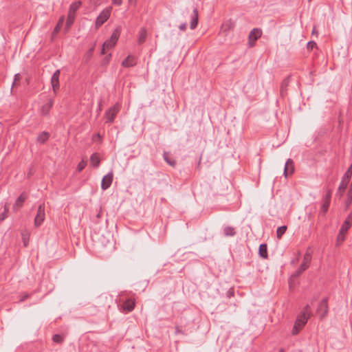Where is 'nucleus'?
Masks as SVG:
<instances>
[{
    "label": "nucleus",
    "instance_id": "obj_1",
    "mask_svg": "<svg viewBox=\"0 0 352 352\" xmlns=\"http://www.w3.org/2000/svg\"><path fill=\"white\" fill-rule=\"evenodd\" d=\"M352 224V211L348 215L345 221L343 222L340 229L339 233L336 239V245L339 246L344 240L345 234L348 232Z\"/></svg>",
    "mask_w": 352,
    "mask_h": 352
},
{
    "label": "nucleus",
    "instance_id": "obj_2",
    "mask_svg": "<svg viewBox=\"0 0 352 352\" xmlns=\"http://www.w3.org/2000/svg\"><path fill=\"white\" fill-rule=\"evenodd\" d=\"M120 32L121 30L120 28H117L113 30L110 38L107 40L102 45L101 51L102 54H104L107 51L113 48L116 46L120 36Z\"/></svg>",
    "mask_w": 352,
    "mask_h": 352
},
{
    "label": "nucleus",
    "instance_id": "obj_3",
    "mask_svg": "<svg viewBox=\"0 0 352 352\" xmlns=\"http://www.w3.org/2000/svg\"><path fill=\"white\" fill-rule=\"evenodd\" d=\"M309 305H307L305 309H307ZM307 310H305L302 314H300L294 323V327L292 329V334L296 335L298 332L303 328L305 324L307 323L308 320V316L306 313Z\"/></svg>",
    "mask_w": 352,
    "mask_h": 352
},
{
    "label": "nucleus",
    "instance_id": "obj_4",
    "mask_svg": "<svg viewBox=\"0 0 352 352\" xmlns=\"http://www.w3.org/2000/svg\"><path fill=\"white\" fill-rule=\"evenodd\" d=\"M311 261V253L307 251L304 255L302 263L299 266L298 269L292 274V277L299 276L304 271H305L309 266Z\"/></svg>",
    "mask_w": 352,
    "mask_h": 352
},
{
    "label": "nucleus",
    "instance_id": "obj_5",
    "mask_svg": "<svg viewBox=\"0 0 352 352\" xmlns=\"http://www.w3.org/2000/svg\"><path fill=\"white\" fill-rule=\"evenodd\" d=\"M112 8L109 6L104 8L98 15L96 20V28H99L105 21L108 20L111 15Z\"/></svg>",
    "mask_w": 352,
    "mask_h": 352
},
{
    "label": "nucleus",
    "instance_id": "obj_6",
    "mask_svg": "<svg viewBox=\"0 0 352 352\" xmlns=\"http://www.w3.org/2000/svg\"><path fill=\"white\" fill-rule=\"evenodd\" d=\"M45 219V207L41 205L38 208L36 216L34 219V225L36 227L40 226Z\"/></svg>",
    "mask_w": 352,
    "mask_h": 352
},
{
    "label": "nucleus",
    "instance_id": "obj_7",
    "mask_svg": "<svg viewBox=\"0 0 352 352\" xmlns=\"http://www.w3.org/2000/svg\"><path fill=\"white\" fill-rule=\"evenodd\" d=\"M262 32L258 28H254L249 34V45L250 47L254 46L255 41L261 36Z\"/></svg>",
    "mask_w": 352,
    "mask_h": 352
},
{
    "label": "nucleus",
    "instance_id": "obj_8",
    "mask_svg": "<svg viewBox=\"0 0 352 352\" xmlns=\"http://www.w3.org/2000/svg\"><path fill=\"white\" fill-rule=\"evenodd\" d=\"M317 312L321 318L324 317L327 314L328 303L327 298H324L320 301L317 309Z\"/></svg>",
    "mask_w": 352,
    "mask_h": 352
},
{
    "label": "nucleus",
    "instance_id": "obj_9",
    "mask_svg": "<svg viewBox=\"0 0 352 352\" xmlns=\"http://www.w3.org/2000/svg\"><path fill=\"white\" fill-rule=\"evenodd\" d=\"M59 76H60V70H56L51 79V85L54 93H56L58 89H59Z\"/></svg>",
    "mask_w": 352,
    "mask_h": 352
},
{
    "label": "nucleus",
    "instance_id": "obj_10",
    "mask_svg": "<svg viewBox=\"0 0 352 352\" xmlns=\"http://www.w3.org/2000/svg\"><path fill=\"white\" fill-rule=\"evenodd\" d=\"M113 181V173H110L108 175H105L102 180L101 184V187L103 190L107 189L111 184Z\"/></svg>",
    "mask_w": 352,
    "mask_h": 352
},
{
    "label": "nucleus",
    "instance_id": "obj_11",
    "mask_svg": "<svg viewBox=\"0 0 352 352\" xmlns=\"http://www.w3.org/2000/svg\"><path fill=\"white\" fill-rule=\"evenodd\" d=\"M135 305V301L133 300L129 299L124 302L122 308L123 311H126L128 312H130L133 310Z\"/></svg>",
    "mask_w": 352,
    "mask_h": 352
},
{
    "label": "nucleus",
    "instance_id": "obj_12",
    "mask_svg": "<svg viewBox=\"0 0 352 352\" xmlns=\"http://www.w3.org/2000/svg\"><path fill=\"white\" fill-rule=\"evenodd\" d=\"M119 109L117 106H114L111 108L109 111L107 113V119L109 122H112L118 113Z\"/></svg>",
    "mask_w": 352,
    "mask_h": 352
},
{
    "label": "nucleus",
    "instance_id": "obj_13",
    "mask_svg": "<svg viewBox=\"0 0 352 352\" xmlns=\"http://www.w3.org/2000/svg\"><path fill=\"white\" fill-rule=\"evenodd\" d=\"M26 199V196L25 194H21L16 200L15 204L13 206V208L16 210L21 208Z\"/></svg>",
    "mask_w": 352,
    "mask_h": 352
},
{
    "label": "nucleus",
    "instance_id": "obj_14",
    "mask_svg": "<svg viewBox=\"0 0 352 352\" xmlns=\"http://www.w3.org/2000/svg\"><path fill=\"white\" fill-rule=\"evenodd\" d=\"M223 233L225 236H234L236 232L235 228L232 226H225L223 229Z\"/></svg>",
    "mask_w": 352,
    "mask_h": 352
},
{
    "label": "nucleus",
    "instance_id": "obj_15",
    "mask_svg": "<svg viewBox=\"0 0 352 352\" xmlns=\"http://www.w3.org/2000/svg\"><path fill=\"white\" fill-rule=\"evenodd\" d=\"M258 254L263 258H267V247L265 243H263L259 245Z\"/></svg>",
    "mask_w": 352,
    "mask_h": 352
},
{
    "label": "nucleus",
    "instance_id": "obj_16",
    "mask_svg": "<svg viewBox=\"0 0 352 352\" xmlns=\"http://www.w3.org/2000/svg\"><path fill=\"white\" fill-rule=\"evenodd\" d=\"M75 16H76L75 14L68 12L67 21H66V27H65L66 32H67L69 30L70 27L74 23V20H75Z\"/></svg>",
    "mask_w": 352,
    "mask_h": 352
},
{
    "label": "nucleus",
    "instance_id": "obj_17",
    "mask_svg": "<svg viewBox=\"0 0 352 352\" xmlns=\"http://www.w3.org/2000/svg\"><path fill=\"white\" fill-rule=\"evenodd\" d=\"M91 164L94 167H98L100 162V158L97 153H94L90 158Z\"/></svg>",
    "mask_w": 352,
    "mask_h": 352
},
{
    "label": "nucleus",
    "instance_id": "obj_18",
    "mask_svg": "<svg viewBox=\"0 0 352 352\" xmlns=\"http://www.w3.org/2000/svg\"><path fill=\"white\" fill-rule=\"evenodd\" d=\"M80 5H81L80 1H76V2L72 3L71 6H69L68 12L76 15V12L80 7Z\"/></svg>",
    "mask_w": 352,
    "mask_h": 352
},
{
    "label": "nucleus",
    "instance_id": "obj_19",
    "mask_svg": "<svg viewBox=\"0 0 352 352\" xmlns=\"http://www.w3.org/2000/svg\"><path fill=\"white\" fill-rule=\"evenodd\" d=\"M135 59L133 56H129L126 58L122 62V65L124 67H131L135 65Z\"/></svg>",
    "mask_w": 352,
    "mask_h": 352
},
{
    "label": "nucleus",
    "instance_id": "obj_20",
    "mask_svg": "<svg viewBox=\"0 0 352 352\" xmlns=\"http://www.w3.org/2000/svg\"><path fill=\"white\" fill-rule=\"evenodd\" d=\"M147 32L145 28H141L139 32L138 42L139 43H143L146 38Z\"/></svg>",
    "mask_w": 352,
    "mask_h": 352
},
{
    "label": "nucleus",
    "instance_id": "obj_21",
    "mask_svg": "<svg viewBox=\"0 0 352 352\" xmlns=\"http://www.w3.org/2000/svg\"><path fill=\"white\" fill-rule=\"evenodd\" d=\"M52 104H53V102L52 100H50L48 102H47L46 104H45L42 107H41V113L44 115H46L48 113V112L50 111V109L52 108Z\"/></svg>",
    "mask_w": 352,
    "mask_h": 352
},
{
    "label": "nucleus",
    "instance_id": "obj_22",
    "mask_svg": "<svg viewBox=\"0 0 352 352\" xmlns=\"http://www.w3.org/2000/svg\"><path fill=\"white\" fill-rule=\"evenodd\" d=\"M48 138L49 133L47 132H43L38 136L37 140L38 142L43 144L48 140Z\"/></svg>",
    "mask_w": 352,
    "mask_h": 352
},
{
    "label": "nucleus",
    "instance_id": "obj_23",
    "mask_svg": "<svg viewBox=\"0 0 352 352\" xmlns=\"http://www.w3.org/2000/svg\"><path fill=\"white\" fill-rule=\"evenodd\" d=\"M329 205L330 202L329 201L323 200V203L320 208V213L324 215L329 209Z\"/></svg>",
    "mask_w": 352,
    "mask_h": 352
},
{
    "label": "nucleus",
    "instance_id": "obj_24",
    "mask_svg": "<svg viewBox=\"0 0 352 352\" xmlns=\"http://www.w3.org/2000/svg\"><path fill=\"white\" fill-rule=\"evenodd\" d=\"M286 230H287L286 226H282L278 227L276 230L277 238L280 239L283 236V235L285 234Z\"/></svg>",
    "mask_w": 352,
    "mask_h": 352
},
{
    "label": "nucleus",
    "instance_id": "obj_25",
    "mask_svg": "<svg viewBox=\"0 0 352 352\" xmlns=\"http://www.w3.org/2000/svg\"><path fill=\"white\" fill-rule=\"evenodd\" d=\"M197 20H198V14L196 10H195V16L192 18L191 23H190V28L192 30H194L197 25Z\"/></svg>",
    "mask_w": 352,
    "mask_h": 352
},
{
    "label": "nucleus",
    "instance_id": "obj_26",
    "mask_svg": "<svg viewBox=\"0 0 352 352\" xmlns=\"http://www.w3.org/2000/svg\"><path fill=\"white\" fill-rule=\"evenodd\" d=\"M289 163L291 164L292 163V159H288L286 162H285V168H284V172H283V175L284 176L287 178L288 177V175H291L289 172V170H288V166L289 164Z\"/></svg>",
    "mask_w": 352,
    "mask_h": 352
},
{
    "label": "nucleus",
    "instance_id": "obj_27",
    "mask_svg": "<svg viewBox=\"0 0 352 352\" xmlns=\"http://www.w3.org/2000/svg\"><path fill=\"white\" fill-rule=\"evenodd\" d=\"M290 76L287 77L285 79L283 80V81L281 83L280 85V91L281 93L283 92V91L286 89L287 87L289 82Z\"/></svg>",
    "mask_w": 352,
    "mask_h": 352
},
{
    "label": "nucleus",
    "instance_id": "obj_28",
    "mask_svg": "<svg viewBox=\"0 0 352 352\" xmlns=\"http://www.w3.org/2000/svg\"><path fill=\"white\" fill-rule=\"evenodd\" d=\"M352 203V190H349L347 193V198L346 200V206H349Z\"/></svg>",
    "mask_w": 352,
    "mask_h": 352
},
{
    "label": "nucleus",
    "instance_id": "obj_29",
    "mask_svg": "<svg viewBox=\"0 0 352 352\" xmlns=\"http://www.w3.org/2000/svg\"><path fill=\"white\" fill-rule=\"evenodd\" d=\"M87 165V162L85 160H82L78 164V166H77V170L78 171H81L82 170L85 166Z\"/></svg>",
    "mask_w": 352,
    "mask_h": 352
},
{
    "label": "nucleus",
    "instance_id": "obj_30",
    "mask_svg": "<svg viewBox=\"0 0 352 352\" xmlns=\"http://www.w3.org/2000/svg\"><path fill=\"white\" fill-rule=\"evenodd\" d=\"M22 239L24 246L26 247L29 242V234L22 233Z\"/></svg>",
    "mask_w": 352,
    "mask_h": 352
},
{
    "label": "nucleus",
    "instance_id": "obj_31",
    "mask_svg": "<svg viewBox=\"0 0 352 352\" xmlns=\"http://www.w3.org/2000/svg\"><path fill=\"white\" fill-rule=\"evenodd\" d=\"M164 160L171 166H175V161L173 160H170L167 154L164 155Z\"/></svg>",
    "mask_w": 352,
    "mask_h": 352
},
{
    "label": "nucleus",
    "instance_id": "obj_32",
    "mask_svg": "<svg viewBox=\"0 0 352 352\" xmlns=\"http://www.w3.org/2000/svg\"><path fill=\"white\" fill-rule=\"evenodd\" d=\"M351 175H352V164L351 165V166L348 168V170L345 173L344 179L345 177L347 179L349 178L351 176Z\"/></svg>",
    "mask_w": 352,
    "mask_h": 352
},
{
    "label": "nucleus",
    "instance_id": "obj_33",
    "mask_svg": "<svg viewBox=\"0 0 352 352\" xmlns=\"http://www.w3.org/2000/svg\"><path fill=\"white\" fill-rule=\"evenodd\" d=\"M52 339H53V341L55 342L60 343V342H61L63 341L62 337L60 336H59V335H54L53 336Z\"/></svg>",
    "mask_w": 352,
    "mask_h": 352
},
{
    "label": "nucleus",
    "instance_id": "obj_34",
    "mask_svg": "<svg viewBox=\"0 0 352 352\" xmlns=\"http://www.w3.org/2000/svg\"><path fill=\"white\" fill-rule=\"evenodd\" d=\"M316 46V43L314 41H309L307 44V47L308 50H312Z\"/></svg>",
    "mask_w": 352,
    "mask_h": 352
},
{
    "label": "nucleus",
    "instance_id": "obj_35",
    "mask_svg": "<svg viewBox=\"0 0 352 352\" xmlns=\"http://www.w3.org/2000/svg\"><path fill=\"white\" fill-rule=\"evenodd\" d=\"M288 170L290 174H292L294 171V161L292 160V163L289 164L288 166Z\"/></svg>",
    "mask_w": 352,
    "mask_h": 352
},
{
    "label": "nucleus",
    "instance_id": "obj_36",
    "mask_svg": "<svg viewBox=\"0 0 352 352\" xmlns=\"http://www.w3.org/2000/svg\"><path fill=\"white\" fill-rule=\"evenodd\" d=\"M331 192L330 190H329L324 197V200L325 201H329V202L331 201Z\"/></svg>",
    "mask_w": 352,
    "mask_h": 352
},
{
    "label": "nucleus",
    "instance_id": "obj_37",
    "mask_svg": "<svg viewBox=\"0 0 352 352\" xmlns=\"http://www.w3.org/2000/svg\"><path fill=\"white\" fill-rule=\"evenodd\" d=\"M346 187V183H344V181H342L338 188L339 191L344 190Z\"/></svg>",
    "mask_w": 352,
    "mask_h": 352
},
{
    "label": "nucleus",
    "instance_id": "obj_38",
    "mask_svg": "<svg viewBox=\"0 0 352 352\" xmlns=\"http://www.w3.org/2000/svg\"><path fill=\"white\" fill-rule=\"evenodd\" d=\"M112 3L116 6H120L122 3V0H111Z\"/></svg>",
    "mask_w": 352,
    "mask_h": 352
},
{
    "label": "nucleus",
    "instance_id": "obj_39",
    "mask_svg": "<svg viewBox=\"0 0 352 352\" xmlns=\"http://www.w3.org/2000/svg\"><path fill=\"white\" fill-rule=\"evenodd\" d=\"M64 21H65V17H64V16H62L59 19L58 22V24H57V25H60V26H62V25H63V23Z\"/></svg>",
    "mask_w": 352,
    "mask_h": 352
},
{
    "label": "nucleus",
    "instance_id": "obj_40",
    "mask_svg": "<svg viewBox=\"0 0 352 352\" xmlns=\"http://www.w3.org/2000/svg\"><path fill=\"white\" fill-rule=\"evenodd\" d=\"M20 74H17L14 76V83L13 85H15L16 81L19 80H20Z\"/></svg>",
    "mask_w": 352,
    "mask_h": 352
},
{
    "label": "nucleus",
    "instance_id": "obj_41",
    "mask_svg": "<svg viewBox=\"0 0 352 352\" xmlns=\"http://www.w3.org/2000/svg\"><path fill=\"white\" fill-rule=\"evenodd\" d=\"M111 54H108V55L104 58V60L105 61L106 64H107V63L109 62V60H110V59H111Z\"/></svg>",
    "mask_w": 352,
    "mask_h": 352
},
{
    "label": "nucleus",
    "instance_id": "obj_42",
    "mask_svg": "<svg viewBox=\"0 0 352 352\" xmlns=\"http://www.w3.org/2000/svg\"><path fill=\"white\" fill-rule=\"evenodd\" d=\"M222 28L224 29V30H227L228 29L230 28V25H228V23H225L223 24L222 25Z\"/></svg>",
    "mask_w": 352,
    "mask_h": 352
},
{
    "label": "nucleus",
    "instance_id": "obj_43",
    "mask_svg": "<svg viewBox=\"0 0 352 352\" xmlns=\"http://www.w3.org/2000/svg\"><path fill=\"white\" fill-rule=\"evenodd\" d=\"M186 25L185 23L184 24H182L179 26V28L181 30H186Z\"/></svg>",
    "mask_w": 352,
    "mask_h": 352
},
{
    "label": "nucleus",
    "instance_id": "obj_44",
    "mask_svg": "<svg viewBox=\"0 0 352 352\" xmlns=\"http://www.w3.org/2000/svg\"><path fill=\"white\" fill-rule=\"evenodd\" d=\"M61 26L57 25L54 29V33H58L60 30Z\"/></svg>",
    "mask_w": 352,
    "mask_h": 352
},
{
    "label": "nucleus",
    "instance_id": "obj_45",
    "mask_svg": "<svg viewBox=\"0 0 352 352\" xmlns=\"http://www.w3.org/2000/svg\"><path fill=\"white\" fill-rule=\"evenodd\" d=\"M129 1V3L131 5H133L136 2V0H128Z\"/></svg>",
    "mask_w": 352,
    "mask_h": 352
},
{
    "label": "nucleus",
    "instance_id": "obj_46",
    "mask_svg": "<svg viewBox=\"0 0 352 352\" xmlns=\"http://www.w3.org/2000/svg\"><path fill=\"white\" fill-rule=\"evenodd\" d=\"M312 34H316L318 33L316 28H314L313 30H312Z\"/></svg>",
    "mask_w": 352,
    "mask_h": 352
},
{
    "label": "nucleus",
    "instance_id": "obj_47",
    "mask_svg": "<svg viewBox=\"0 0 352 352\" xmlns=\"http://www.w3.org/2000/svg\"><path fill=\"white\" fill-rule=\"evenodd\" d=\"M232 294H233V292H230V291L228 292L229 296H232Z\"/></svg>",
    "mask_w": 352,
    "mask_h": 352
},
{
    "label": "nucleus",
    "instance_id": "obj_48",
    "mask_svg": "<svg viewBox=\"0 0 352 352\" xmlns=\"http://www.w3.org/2000/svg\"><path fill=\"white\" fill-rule=\"evenodd\" d=\"M280 352H283V349H280Z\"/></svg>",
    "mask_w": 352,
    "mask_h": 352
},
{
    "label": "nucleus",
    "instance_id": "obj_49",
    "mask_svg": "<svg viewBox=\"0 0 352 352\" xmlns=\"http://www.w3.org/2000/svg\"><path fill=\"white\" fill-rule=\"evenodd\" d=\"M4 217L3 216H1V220H3Z\"/></svg>",
    "mask_w": 352,
    "mask_h": 352
},
{
    "label": "nucleus",
    "instance_id": "obj_50",
    "mask_svg": "<svg viewBox=\"0 0 352 352\" xmlns=\"http://www.w3.org/2000/svg\"><path fill=\"white\" fill-rule=\"evenodd\" d=\"M4 217L3 216H1V220H3Z\"/></svg>",
    "mask_w": 352,
    "mask_h": 352
}]
</instances>
